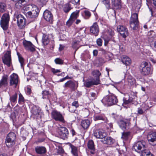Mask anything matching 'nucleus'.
<instances>
[{
  "label": "nucleus",
  "instance_id": "60",
  "mask_svg": "<svg viewBox=\"0 0 156 156\" xmlns=\"http://www.w3.org/2000/svg\"><path fill=\"white\" fill-rule=\"evenodd\" d=\"M73 106L69 107V111L71 112H74L75 111V110H72V108H73Z\"/></svg>",
  "mask_w": 156,
  "mask_h": 156
},
{
  "label": "nucleus",
  "instance_id": "61",
  "mask_svg": "<svg viewBox=\"0 0 156 156\" xmlns=\"http://www.w3.org/2000/svg\"><path fill=\"white\" fill-rule=\"evenodd\" d=\"M31 90L30 89L29 87L27 88V93L28 94H30L31 93Z\"/></svg>",
  "mask_w": 156,
  "mask_h": 156
},
{
  "label": "nucleus",
  "instance_id": "7",
  "mask_svg": "<svg viewBox=\"0 0 156 156\" xmlns=\"http://www.w3.org/2000/svg\"><path fill=\"white\" fill-rule=\"evenodd\" d=\"M52 118L56 121L61 122L65 123V121L63 116L60 112L56 110L53 111L51 113Z\"/></svg>",
  "mask_w": 156,
  "mask_h": 156
},
{
  "label": "nucleus",
  "instance_id": "20",
  "mask_svg": "<svg viewBox=\"0 0 156 156\" xmlns=\"http://www.w3.org/2000/svg\"><path fill=\"white\" fill-rule=\"evenodd\" d=\"M78 85L76 86L75 83L72 80H69L65 83L63 85L64 88L69 87L72 90H75L77 87Z\"/></svg>",
  "mask_w": 156,
  "mask_h": 156
},
{
  "label": "nucleus",
  "instance_id": "21",
  "mask_svg": "<svg viewBox=\"0 0 156 156\" xmlns=\"http://www.w3.org/2000/svg\"><path fill=\"white\" fill-rule=\"evenodd\" d=\"M98 81L96 80H95V79L93 78L90 81H87L85 82L84 83V85L85 87L89 88L91 86L94 85H97L99 83H98Z\"/></svg>",
  "mask_w": 156,
  "mask_h": 156
},
{
  "label": "nucleus",
  "instance_id": "9",
  "mask_svg": "<svg viewBox=\"0 0 156 156\" xmlns=\"http://www.w3.org/2000/svg\"><path fill=\"white\" fill-rule=\"evenodd\" d=\"M57 132L61 138L65 139L69 134L68 129L65 127H60L58 128Z\"/></svg>",
  "mask_w": 156,
  "mask_h": 156
},
{
  "label": "nucleus",
  "instance_id": "53",
  "mask_svg": "<svg viewBox=\"0 0 156 156\" xmlns=\"http://www.w3.org/2000/svg\"><path fill=\"white\" fill-rule=\"evenodd\" d=\"M73 107L75 106L76 108L79 106L78 103L77 101H74L72 104Z\"/></svg>",
  "mask_w": 156,
  "mask_h": 156
},
{
  "label": "nucleus",
  "instance_id": "33",
  "mask_svg": "<svg viewBox=\"0 0 156 156\" xmlns=\"http://www.w3.org/2000/svg\"><path fill=\"white\" fill-rule=\"evenodd\" d=\"M80 41H74L72 44V48L75 49V53L77 50L80 47Z\"/></svg>",
  "mask_w": 156,
  "mask_h": 156
},
{
  "label": "nucleus",
  "instance_id": "34",
  "mask_svg": "<svg viewBox=\"0 0 156 156\" xmlns=\"http://www.w3.org/2000/svg\"><path fill=\"white\" fill-rule=\"evenodd\" d=\"M71 148V152L74 156H78V151L76 147L71 144L70 145Z\"/></svg>",
  "mask_w": 156,
  "mask_h": 156
},
{
  "label": "nucleus",
  "instance_id": "48",
  "mask_svg": "<svg viewBox=\"0 0 156 156\" xmlns=\"http://www.w3.org/2000/svg\"><path fill=\"white\" fill-rule=\"evenodd\" d=\"M37 2L39 5L43 6L46 4L47 1L46 0H37Z\"/></svg>",
  "mask_w": 156,
  "mask_h": 156
},
{
  "label": "nucleus",
  "instance_id": "4",
  "mask_svg": "<svg viewBox=\"0 0 156 156\" xmlns=\"http://www.w3.org/2000/svg\"><path fill=\"white\" fill-rule=\"evenodd\" d=\"M16 137V135L13 132H10L8 134L5 140V144L7 147H11L15 144L14 141Z\"/></svg>",
  "mask_w": 156,
  "mask_h": 156
},
{
  "label": "nucleus",
  "instance_id": "8",
  "mask_svg": "<svg viewBox=\"0 0 156 156\" xmlns=\"http://www.w3.org/2000/svg\"><path fill=\"white\" fill-rule=\"evenodd\" d=\"M104 100L109 105H115L118 102L117 97L114 94H112L107 96Z\"/></svg>",
  "mask_w": 156,
  "mask_h": 156
},
{
  "label": "nucleus",
  "instance_id": "18",
  "mask_svg": "<svg viewBox=\"0 0 156 156\" xmlns=\"http://www.w3.org/2000/svg\"><path fill=\"white\" fill-rule=\"evenodd\" d=\"M113 9H120L121 8V0H111Z\"/></svg>",
  "mask_w": 156,
  "mask_h": 156
},
{
  "label": "nucleus",
  "instance_id": "47",
  "mask_svg": "<svg viewBox=\"0 0 156 156\" xmlns=\"http://www.w3.org/2000/svg\"><path fill=\"white\" fill-rule=\"evenodd\" d=\"M55 62L56 64H62L63 63V61L61 59L57 58L55 60Z\"/></svg>",
  "mask_w": 156,
  "mask_h": 156
},
{
  "label": "nucleus",
  "instance_id": "54",
  "mask_svg": "<svg viewBox=\"0 0 156 156\" xmlns=\"http://www.w3.org/2000/svg\"><path fill=\"white\" fill-rule=\"evenodd\" d=\"M80 0H71L70 2L73 4H78Z\"/></svg>",
  "mask_w": 156,
  "mask_h": 156
},
{
  "label": "nucleus",
  "instance_id": "19",
  "mask_svg": "<svg viewBox=\"0 0 156 156\" xmlns=\"http://www.w3.org/2000/svg\"><path fill=\"white\" fill-rule=\"evenodd\" d=\"M90 30V32L94 34L95 36L98 35L99 32V28L96 23H94L91 27Z\"/></svg>",
  "mask_w": 156,
  "mask_h": 156
},
{
  "label": "nucleus",
  "instance_id": "52",
  "mask_svg": "<svg viewBox=\"0 0 156 156\" xmlns=\"http://www.w3.org/2000/svg\"><path fill=\"white\" fill-rule=\"evenodd\" d=\"M144 111L143 109L141 108H138L137 113L140 115H142L143 114Z\"/></svg>",
  "mask_w": 156,
  "mask_h": 156
},
{
  "label": "nucleus",
  "instance_id": "62",
  "mask_svg": "<svg viewBox=\"0 0 156 156\" xmlns=\"http://www.w3.org/2000/svg\"><path fill=\"white\" fill-rule=\"evenodd\" d=\"M71 132L73 136H74L76 134V132H75V130L73 129H72L71 130Z\"/></svg>",
  "mask_w": 156,
  "mask_h": 156
},
{
  "label": "nucleus",
  "instance_id": "41",
  "mask_svg": "<svg viewBox=\"0 0 156 156\" xmlns=\"http://www.w3.org/2000/svg\"><path fill=\"white\" fill-rule=\"evenodd\" d=\"M6 10L5 4L3 2H0V12L3 13Z\"/></svg>",
  "mask_w": 156,
  "mask_h": 156
},
{
  "label": "nucleus",
  "instance_id": "42",
  "mask_svg": "<svg viewBox=\"0 0 156 156\" xmlns=\"http://www.w3.org/2000/svg\"><path fill=\"white\" fill-rule=\"evenodd\" d=\"M71 9L72 8H71L70 5L69 3L64 5L63 9L65 13H68Z\"/></svg>",
  "mask_w": 156,
  "mask_h": 156
},
{
  "label": "nucleus",
  "instance_id": "23",
  "mask_svg": "<svg viewBox=\"0 0 156 156\" xmlns=\"http://www.w3.org/2000/svg\"><path fill=\"white\" fill-rule=\"evenodd\" d=\"M35 150L36 152L40 155L45 154L47 151L46 149L44 146H37L35 147Z\"/></svg>",
  "mask_w": 156,
  "mask_h": 156
},
{
  "label": "nucleus",
  "instance_id": "11",
  "mask_svg": "<svg viewBox=\"0 0 156 156\" xmlns=\"http://www.w3.org/2000/svg\"><path fill=\"white\" fill-rule=\"evenodd\" d=\"M23 43L25 49L27 50L30 51L32 52L35 51V46L30 41L25 40L23 41Z\"/></svg>",
  "mask_w": 156,
  "mask_h": 156
},
{
  "label": "nucleus",
  "instance_id": "37",
  "mask_svg": "<svg viewBox=\"0 0 156 156\" xmlns=\"http://www.w3.org/2000/svg\"><path fill=\"white\" fill-rule=\"evenodd\" d=\"M36 6H37L34 4H30L25 6L23 8L25 12H26L27 11H31L34 8H35V7Z\"/></svg>",
  "mask_w": 156,
  "mask_h": 156
},
{
  "label": "nucleus",
  "instance_id": "30",
  "mask_svg": "<svg viewBox=\"0 0 156 156\" xmlns=\"http://www.w3.org/2000/svg\"><path fill=\"white\" fill-rule=\"evenodd\" d=\"M90 124V122L88 119L83 120L81 122V125L84 129H87L89 127Z\"/></svg>",
  "mask_w": 156,
  "mask_h": 156
},
{
  "label": "nucleus",
  "instance_id": "13",
  "mask_svg": "<svg viewBox=\"0 0 156 156\" xmlns=\"http://www.w3.org/2000/svg\"><path fill=\"white\" fill-rule=\"evenodd\" d=\"M16 18L18 26L20 29H23L26 25V19L21 14L18 15L16 17Z\"/></svg>",
  "mask_w": 156,
  "mask_h": 156
},
{
  "label": "nucleus",
  "instance_id": "22",
  "mask_svg": "<svg viewBox=\"0 0 156 156\" xmlns=\"http://www.w3.org/2000/svg\"><path fill=\"white\" fill-rule=\"evenodd\" d=\"M136 97V96H134V98H133L132 97H130L129 95L126 96L123 99V103L122 104V105H127L133 102Z\"/></svg>",
  "mask_w": 156,
  "mask_h": 156
},
{
  "label": "nucleus",
  "instance_id": "56",
  "mask_svg": "<svg viewBox=\"0 0 156 156\" xmlns=\"http://www.w3.org/2000/svg\"><path fill=\"white\" fill-rule=\"evenodd\" d=\"M51 71L53 73H59L60 72V71L59 69H55L52 68L51 69Z\"/></svg>",
  "mask_w": 156,
  "mask_h": 156
},
{
  "label": "nucleus",
  "instance_id": "44",
  "mask_svg": "<svg viewBox=\"0 0 156 156\" xmlns=\"http://www.w3.org/2000/svg\"><path fill=\"white\" fill-rule=\"evenodd\" d=\"M130 134V132H123L122 133V137L125 139H126Z\"/></svg>",
  "mask_w": 156,
  "mask_h": 156
},
{
  "label": "nucleus",
  "instance_id": "39",
  "mask_svg": "<svg viewBox=\"0 0 156 156\" xmlns=\"http://www.w3.org/2000/svg\"><path fill=\"white\" fill-rule=\"evenodd\" d=\"M79 10H76L73 12L71 14L70 18L74 20L79 16Z\"/></svg>",
  "mask_w": 156,
  "mask_h": 156
},
{
  "label": "nucleus",
  "instance_id": "45",
  "mask_svg": "<svg viewBox=\"0 0 156 156\" xmlns=\"http://www.w3.org/2000/svg\"><path fill=\"white\" fill-rule=\"evenodd\" d=\"M24 99L22 95L20 93L19 94V100L18 103L20 104L22 102H23Z\"/></svg>",
  "mask_w": 156,
  "mask_h": 156
},
{
  "label": "nucleus",
  "instance_id": "50",
  "mask_svg": "<svg viewBox=\"0 0 156 156\" xmlns=\"http://www.w3.org/2000/svg\"><path fill=\"white\" fill-rule=\"evenodd\" d=\"M84 12L86 16L85 17L86 19H88L91 16V13L89 11H85Z\"/></svg>",
  "mask_w": 156,
  "mask_h": 156
},
{
  "label": "nucleus",
  "instance_id": "57",
  "mask_svg": "<svg viewBox=\"0 0 156 156\" xmlns=\"http://www.w3.org/2000/svg\"><path fill=\"white\" fill-rule=\"evenodd\" d=\"M98 51L97 50H94L93 51V55L94 56H96L98 54Z\"/></svg>",
  "mask_w": 156,
  "mask_h": 156
},
{
  "label": "nucleus",
  "instance_id": "25",
  "mask_svg": "<svg viewBox=\"0 0 156 156\" xmlns=\"http://www.w3.org/2000/svg\"><path fill=\"white\" fill-rule=\"evenodd\" d=\"M94 120L95 121L98 120L104 121L106 123L108 121L107 118L103 115L97 114L94 116Z\"/></svg>",
  "mask_w": 156,
  "mask_h": 156
},
{
  "label": "nucleus",
  "instance_id": "51",
  "mask_svg": "<svg viewBox=\"0 0 156 156\" xmlns=\"http://www.w3.org/2000/svg\"><path fill=\"white\" fill-rule=\"evenodd\" d=\"M74 20L70 18L66 22V25L68 26H70L73 23Z\"/></svg>",
  "mask_w": 156,
  "mask_h": 156
},
{
  "label": "nucleus",
  "instance_id": "26",
  "mask_svg": "<svg viewBox=\"0 0 156 156\" xmlns=\"http://www.w3.org/2000/svg\"><path fill=\"white\" fill-rule=\"evenodd\" d=\"M41 111L40 108L37 106L34 105L31 108V112L33 115L36 116H38Z\"/></svg>",
  "mask_w": 156,
  "mask_h": 156
},
{
  "label": "nucleus",
  "instance_id": "36",
  "mask_svg": "<svg viewBox=\"0 0 156 156\" xmlns=\"http://www.w3.org/2000/svg\"><path fill=\"white\" fill-rule=\"evenodd\" d=\"M127 123L123 120H121L119 122V125L120 127L122 129H125Z\"/></svg>",
  "mask_w": 156,
  "mask_h": 156
},
{
  "label": "nucleus",
  "instance_id": "12",
  "mask_svg": "<svg viewBox=\"0 0 156 156\" xmlns=\"http://www.w3.org/2000/svg\"><path fill=\"white\" fill-rule=\"evenodd\" d=\"M117 30L123 38H125L128 35V30L125 27L123 26L119 25L118 26Z\"/></svg>",
  "mask_w": 156,
  "mask_h": 156
},
{
  "label": "nucleus",
  "instance_id": "59",
  "mask_svg": "<svg viewBox=\"0 0 156 156\" xmlns=\"http://www.w3.org/2000/svg\"><path fill=\"white\" fill-rule=\"evenodd\" d=\"M149 60L150 61H151L153 63H156V59H154L153 58H150Z\"/></svg>",
  "mask_w": 156,
  "mask_h": 156
},
{
  "label": "nucleus",
  "instance_id": "63",
  "mask_svg": "<svg viewBox=\"0 0 156 156\" xmlns=\"http://www.w3.org/2000/svg\"><path fill=\"white\" fill-rule=\"evenodd\" d=\"M65 78H63L62 79H60L58 81V82H62L63 81H65Z\"/></svg>",
  "mask_w": 156,
  "mask_h": 156
},
{
  "label": "nucleus",
  "instance_id": "31",
  "mask_svg": "<svg viewBox=\"0 0 156 156\" xmlns=\"http://www.w3.org/2000/svg\"><path fill=\"white\" fill-rule=\"evenodd\" d=\"M102 141L105 144L111 145L113 144L114 140L111 137H107L102 140Z\"/></svg>",
  "mask_w": 156,
  "mask_h": 156
},
{
  "label": "nucleus",
  "instance_id": "58",
  "mask_svg": "<svg viewBox=\"0 0 156 156\" xmlns=\"http://www.w3.org/2000/svg\"><path fill=\"white\" fill-rule=\"evenodd\" d=\"M100 51L102 52V53L104 54H105L107 53V51L104 49L101 48L100 49Z\"/></svg>",
  "mask_w": 156,
  "mask_h": 156
},
{
  "label": "nucleus",
  "instance_id": "55",
  "mask_svg": "<svg viewBox=\"0 0 156 156\" xmlns=\"http://www.w3.org/2000/svg\"><path fill=\"white\" fill-rule=\"evenodd\" d=\"M90 94L92 98V99H95L96 97V94L95 93L92 92L90 93Z\"/></svg>",
  "mask_w": 156,
  "mask_h": 156
},
{
  "label": "nucleus",
  "instance_id": "15",
  "mask_svg": "<svg viewBox=\"0 0 156 156\" xmlns=\"http://www.w3.org/2000/svg\"><path fill=\"white\" fill-rule=\"evenodd\" d=\"M147 139L151 144L156 145V132H152L148 134Z\"/></svg>",
  "mask_w": 156,
  "mask_h": 156
},
{
  "label": "nucleus",
  "instance_id": "27",
  "mask_svg": "<svg viewBox=\"0 0 156 156\" xmlns=\"http://www.w3.org/2000/svg\"><path fill=\"white\" fill-rule=\"evenodd\" d=\"M88 148L91 151L90 153L92 154H94L95 153V147L94 141L92 140H90L87 143Z\"/></svg>",
  "mask_w": 156,
  "mask_h": 156
},
{
  "label": "nucleus",
  "instance_id": "2",
  "mask_svg": "<svg viewBox=\"0 0 156 156\" xmlns=\"http://www.w3.org/2000/svg\"><path fill=\"white\" fill-rule=\"evenodd\" d=\"M129 24L130 27L134 30H138L139 28V23L138 19V14L136 13L132 14Z\"/></svg>",
  "mask_w": 156,
  "mask_h": 156
},
{
  "label": "nucleus",
  "instance_id": "43",
  "mask_svg": "<svg viewBox=\"0 0 156 156\" xmlns=\"http://www.w3.org/2000/svg\"><path fill=\"white\" fill-rule=\"evenodd\" d=\"M42 98H43L48 99L50 94L48 91L44 90L42 92Z\"/></svg>",
  "mask_w": 156,
  "mask_h": 156
},
{
  "label": "nucleus",
  "instance_id": "1",
  "mask_svg": "<svg viewBox=\"0 0 156 156\" xmlns=\"http://www.w3.org/2000/svg\"><path fill=\"white\" fill-rule=\"evenodd\" d=\"M133 147L135 151L140 153L141 156H149L151 154L147 149L146 143L144 141L137 142L134 144Z\"/></svg>",
  "mask_w": 156,
  "mask_h": 156
},
{
  "label": "nucleus",
  "instance_id": "38",
  "mask_svg": "<svg viewBox=\"0 0 156 156\" xmlns=\"http://www.w3.org/2000/svg\"><path fill=\"white\" fill-rule=\"evenodd\" d=\"M127 80L129 84L132 85L134 84L136 82L135 80L131 76H128Z\"/></svg>",
  "mask_w": 156,
  "mask_h": 156
},
{
  "label": "nucleus",
  "instance_id": "10",
  "mask_svg": "<svg viewBox=\"0 0 156 156\" xmlns=\"http://www.w3.org/2000/svg\"><path fill=\"white\" fill-rule=\"evenodd\" d=\"M3 63L8 66L10 67L11 63V52L7 51L3 57L2 58Z\"/></svg>",
  "mask_w": 156,
  "mask_h": 156
},
{
  "label": "nucleus",
  "instance_id": "35",
  "mask_svg": "<svg viewBox=\"0 0 156 156\" xmlns=\"http://www.w3.org/2000/svg\"><path fill=\"white\" fill-rule=\"evenodd\" d=\"M49 40L47 36L43 34L42 38V42L44 45H47L49 43Z\"/></svg>",
  "mask_w": 156,
  "mask_h": 156
},
{
  "label": "nucleus",
  "instance_id": "29",
  "mask_svg": "<svg viewBox=\"0 0 156 156\" xmlns=\"http://www.w3.org/2000/svg\"><path fill=\"white\" fill-rule=\"evenodd\" d=\"M8 76L6 75L3 76L0 81V87L2 86L5 87L7 86L8 83L7 80Z\"/></svg>",
  "mask_w": 156,
  "mask_h": 156
},
{
  "label": "nucleus",
  "instance_id": "16",
  "mask_svg": "<svg viewBox=\"0 0 156 156\" xmlns=\"http://www.w3.org/2000/svg\"><path fill=\"white\" fill-rule=\"evenodd\" d=\"M94 136L97 138L102 139L105 138L106 134L105 132L100 129H95L94 130Z\"/></svg>",
  "mask_w": 156,
  "mask_h": 156
},
{
  "label": "nucleus",
  "instance_id": "3",
  "mask_svg": "<svg viewBox=\"0 0 156 156\" xmlns=\"http://www.w3.org/2000/svg\"><path fill=\"white\" fill-rule=\"evenodd\" d=\"M39 12L40 10L37 6L35 7L31 11L24 12V14L28 18L34 20L38 16Z\"/></svg>",
  "mask_w": 156,
  "mask_h": 156
},
{
  "label": "nucleus",
  "instance_id": "24",
  "mask_svg": "<svg viewBox=\"0 0 156 156\" xmlns=\"http://www.w3.org/2000/svg\"><path fill=\"white\" fill-rule=\"evenodd\" d=\"M15 4L16 7L18 9L23 8V6L26 5L29 0H18Z\"/></svg>",
  "mask_w": 156,
  "mask_h": 156
},
{
  "label": "nucleus",
  "instance_id": "14",
  "mask_svg": "<svg viewBox=\"0 0 156 156\" xmlns=\"http://www.w3.org/2000/svg\"><path fill=\"white\" fill-rule=\"evenodd\" d=\"M43 16L44 19L47 21L51 23L53 21V15L51 12L48 10H46L44 12Z\"/></svg>",
  "mask_w": 156,
  "mask_h": 156
},
{
  "label": "nucleus",
  "instance_id": "28",
  "mask_svg": "<svg viewBox=\"0 0 156 156\" xmlns=\"http://www.w3.org/2000/svg\"><path fill=\"white\" fill-rule=\"evenodd\" d=\"M92 74L95 78V80L96 81L98 80V83H100V76L101 75V73L98 70H94L92 72Z\"/></svg>",
  "mask_w": 156,
  "mask_h": 156
},
{
  "label": "nucleus",
  "instance_id": "46",
  "mask_svg": "<svg viewBox=\"0 0 156 156\" xmlns=\"http://www.w3.org/2000/svg\"><path fill=\"white\" fill-rule=\"evenodd\" d=\"M19 60L21 66L23 68L24 66V60L23 58L21 56L19 55Z\"/></svg>",
  "mask_w": 156,
  "mask_h": 156
},
{
  "label": "nucleus",
  "instance_id": "6",
  "mask_svg": "<svg viewBox=\"0 0 156 156\" xmlns=\"http://www.w3.org/2000/svg\"><path fill=\"white\" fill-rule=\"evenodd\" d=\"M140 69L142 74L147 75L151 72V68L148 63L146 62H142L140 66Z\"/></svg>",
  "mask_w": 156,
  "mask_h": 156
},
{
  "label": "nucleus",
  "instance_id": "17",
  "mask_svg": "<svg viewBox=\"0 0 156 156\" xmlns=\"http://www.w3.org/2000/svg\"><path fill=\"white\" fill-rule=\"evenodd\" d=\"M10 85L12 86L15 85L16 86L18 83V75L15 73H12L10 76Z\"/></svg>",
  "mask_w": 156,
  "mask_h": 156
},
{
  "label": "nucleus",
  "instance_id": "49",
  "mask_svg": "<svg viewBox=\"0 0 156 156\" xmlns=\"http://www.w3.org/2000/svg\"><path fill=\"white\" fill-rule=\"evenodd\" d=\"M96 43L99 46H101L102 45V41L100 38L97 39L96 40Z\"/></svg>",
  "mask_w": 156,
  "mask_h": 156
},
{
  "label": "nucleus",
  "instance_id": "40",
  "mask_svg": "<svg viewBox=\"0 0 156 156\" xmlns=\"http://www.w3.org/2000/svg\"><path fill=\"white\" fill-rule=\"evenodd\" d=\"M18 97V94L16 93L14 95H12L10 97L9 100L11 103H15L17 101V100Z\"/></svg>",
  "mask_w": 156,
  "mask_h": 156
},
{
  "label": "nucleus",
  "instance_id": "5",
  "mask_svg": "<svg viewBox=\"0 0 156 156\" xmlns=\"http://www.w3.org/2000/svg\"><path fill=\"white\" fill-rule=\"evenodd\" d=\"M9 20V16L8 14L5 13L3 15L1 19L0 24L4 30H6L7 29Z\"/></svg>",
  "mask_w": 156,
  "mask_h": 156
},
{
  "label": "nucleus",
  "instance_id": "64",
  "mask_svg": "<svg viewBox=\"0 0 156 156\" xmlns=\"http://www.w3.org/2000/svg\"><path fill=\"white\" fill-rule=\"evenodd\" d=\"M152 3L154 5L156 6V0H153Z\"/></svg>",
  "mask_w": 156,
  "mask_h": 156
},
{
  "label": "nucleus",
  "instance_id": "32",
  "mask_svg": "<svg viewBox=\"0 0 156 156\" xmlns=\"http://www.w3.org/2000/svg\"><path fill=\"white\" fill-rule=\"evenodd\" d=\"M122 62L126 66H129L131 63V60L128 57L124 56L122 58Z\"/></svg>",
  "mask_w": 156,
  "mask_h": 156
}]
</instances>
